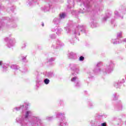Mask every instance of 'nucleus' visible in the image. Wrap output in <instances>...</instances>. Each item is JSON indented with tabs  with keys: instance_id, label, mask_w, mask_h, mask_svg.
Instances as JSON below:
<instances>
[{
	"instance_id": "1",
	"label": "nucleus",
	"mask_w": 126,
	"mask_h": 126,
	"mask_svg": "<svg viewBox=\"0 0 126 126\" xmlns=\"http://www.w3.org/2000/svg\"><path fill=\"white\" fill-rule=\"evenodd\" d=\"M49 82H50V80H49L48 79H45L44 80L45 84H49Z\"/></svg>"
},
{
	"instance_id": "2",
	"label": "nucleus",
	"mask_w": 126,
	"mask_h": 126,
	"mask_svg": "<svg viewBox=\"0 0 126 126\" xmlns=\"http://www.w3.org/2000/svg\"><path fill=\"white\" fill-rule=\"evenodd\" d=\"M31 112L30 111H27L26 113L25 118H28V116H29V114H30Z\"/></svg>"
},
{
	"instance_id": "3",
	"label": "nucleus",
	"mask_w": 126,
	"mask_h": 126,
	"mask_svg": "<svg viewBox=\"0 0 126 126\" xmlns=\"http://www.w3.org/2000/svg\"><path fill=\"white\" fill-rule=\"evenodd\" d=\"M65 14L64 13H62L60 15V17L61 18H64Z\"/></svg>"
},
{
	"instance_id": "4",
	"label": "nucleus",
	"mask_w": 126,
	"mask_h": 126,
	"mask_svg": "<svg viewBox=\"0 0 126 126\" xmlns=\"http://www.w3.org/2000/svg\"><path fill=\"white\" fill-rule=\"evenodd\" d=\"M79 61H84V57L83 56H81L79 58Z\"/></svg>"
},
{
	"instance_id": "5",
	"label": "nucleus",
	"mask_w": 126,
	"mask_h": 126,
	"mask_svg": "<svg viewBox=\"0 0 126 126\" xmlns=\"http://www.w3.org/2000/svg\"><path fill=\"white\" fill-rule=\"evenodd\" d=\"M77 78L76 77H73V78L71 80V81H75V80H76V79Z\"/></svg>"
},
{
	"instance_id": "6",
	"label": "nucleus",
	"mask_w": 126,
	"mask_h": 126,
	"mask_svg": "<svg viewBox=\"0 0 126 126\" xmlns=\"http://www.w3.org/2000/svg\"><path fill=\"white\" fill-rule=\"evenodd\" d=\"M106 123H103L101 124V126H106Z\"/></svg>"
},
{
	"instance_id": "7",
	"label": "nucleus",
	"mask_w": 126,
	"mask_h": 126,
	"mask_svg": "<svg viewBox=\"0 0 126 126\" xmlns=\"http://www.w3.org/2000/svg\"><path fill=\"white\" fill-rule=\"evenodd\" d=\"M0 65H1V62H0Z\"/></svg>"
},
{
	"instance_id": "8",
	"label": "nucleus",
	"mask_w": 126,
	"mask_h": 126,
	"mask_svg": "<svg viewBox=\"0 0 126 126\" xmlns=\"http://www.w3.org/2000/svg\"><path fill=\"white\" fill-rule=\"evenodd\" d=\"M42 26H44V24H42Z\"/></svg>"
}]
</instances>
